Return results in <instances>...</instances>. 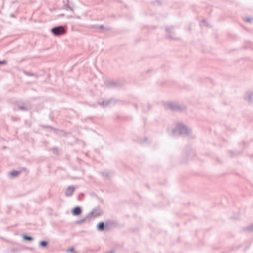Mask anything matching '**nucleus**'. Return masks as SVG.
<instances>
[{"mask_svg":"<svg viewBox=\"0 0 253 253\" xmlns=\"http://www.w3.org/2000/svg\"><path fill=\"white\" fill-rule=\"evenodd\" d=\"M52 32L55 35H63L65 33V31L62 27L54 28L52 29Z\"/></svg>","mask_w":253,"mask_h":253,"instance_id":"nucleus-1","label":"nucleus"},{"mask_svg":"<svg viewBox=\"0 0 253 253\" xmlns=\"http://www.w3.org/2000/svg\"><path fill=\"white\" fill-rule=\"evenodd\" d=\"M81 213V209L79 207L74 208L72 211L73 214L75 215H79Z\"/></svg>","mask_w":253,"mask_h":253,"instance_id":"nucleus-2","label":"nucleus"},{"mask_svg":"<svg viewBox=\"0 0 253 253\" xmlns=\"http://www.w3.org/2000/svg\"><path fill=\"white\" fill-rule=\"evenodd\" d=\"M74 191V189L72 187H69L66 192L67 196H70L73 194Z\"/></svg>","mask_w":253,"mask_h":253,"instance_id":"nucleus-3","label":"nucleus"},{"mask_svg":"<svg viewBox=\"0 0 253 253\" xmlns=\"http://www.w3.org/2000/svg\"><path fill=\"white\" fill-rule=\"evenodd\" d=\"M97 228L99 230H103L104 228V224L103 222H101L98 223L97 225Z\"/></svg>","mask_w":253,"mask_h":253,"instance_id":"nucleus-4","label":"nucleus"},{"mask_svg":"<svg viewBox=\"0 0 253 253\" xmlns=\"http://www.w3.org/2000/svg\"><path fill=\"white\" fill-rule=\"evenodd\" d=\"M18 174H19V172L16 171H12L10 172V174L12 176H16L18 175Z\"/></svg>","mask_w":253,"mask_h":253,"instance_id":"nucleus-5","label":"nucleus"},{"mask_svg":"<svg viewBox=\"0 0 253 253\" xmlns=\"http://www.w3.org/2000/svg\"><path fill=\"white\" fill-rule=\"evenodd\" d=\"M40 245L42 247H45L46 246V245H47V243L46 242H44V241H42L40 243Z\"/></svg>","mask_w":253,"mask_h":253,"instance_id":"nucleus-6","label":"nucleus"},{"mask_svg":"<svg viewBox=\"0 0 253 253\" xmlns=\"http://www.w3.org/2000/svg\"><path fill=\"white\" fill-rule=\"evenodd\" d=\"M23 238L25 240H29V241H31L32 240V238L31 237L26 236H24Z\"/></svg>","mask_w":253,"mask_h":253,"instance_id":"nucleus-7","label":"nucleus"},{"mask_svg":"<svg viewBox=\"0 0 253 253\" xmlns=\"http://www.w3.org/2000/svg\"><path fill=\"white\" fill-rule=\"evenodd\" d=\"M6 63V61H0V64H4Z\"/></svg>","mask_w":253,"mask_h":253,"instance_id":"nucleus-8","label":"nucleus"},{"mask_svg":"<svg viewBox=\"0 0 253 253\" xmlns=\"http://www.w3.org/2000/svg\"><path fill=\"white\" fill-rule=\"evenodd\" d=\"M68 251L69 252H73V248H71L68 250Z\"/></svg>","mask_w":253,"mask_h":253,"instance_id":"nucleus-9","label":"nucleus"}]
</instances>
